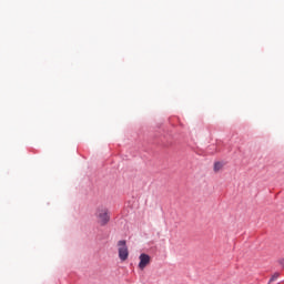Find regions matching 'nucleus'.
Segmentation results:
<instances>
[{
  "mask_svg": "<svg viewBox=\"0 0 284 284\" xmlns=\"http://www.w3.org/2000/svg\"><path fill=\"white\" fill-rule=\"evenodd\" d=\"M95 219L102 227L110 223V211L106 207L100 206L97 209Z\"/></svg>",
  "mask_w": 284,
  "mask_h": 284,
  "instance_id": "f257e3e1",
  "label": "nucleus"
},
{
  "mask_svg": "<svg viewBox=\"0 0 284 284\" xmlns=\"http://www.w3.org/2000/svg\"><path fill=\"white\" fill-rule=\"evenodd\" d=\"M118 253L120 261H128L130 256V251L128 250V243L125 240H120L118 242Z\"/></svg>",
  "mask_w": 284,
  "mask_h": 284,
  "instance_id": "f03ea898",
  "label": "nucleus"
},
{
  "mask_svg": "<svg viewBox=\"0 0 284 284\" xmlns=\"http://www.w3.org/2000/svg\"><path fill=\"white\" fill-rule=\"evenodd\" d=\"M140 263H139V267L140 270H145L146 265L150 264L151 257L150 255L142 253L140 256Z\"/></svg>",
  "mask_w": 284,
  "mask_h": 284,
  "instance_id": "7ed1b4c3",
  "label": "nucleus"
},
{
  "mask_svg": "<svg viewBox=\"0 0 284 284\" xmlns=\"http://www.w3.org/2000/svg\"><path fill=\"white\" fill-rule=\"evenodd\" d=\"M221 170H223V163L215 162L214 163V172H221Z\"/></svg>",
  "mask_w": 284,
  "mask_h": 284,
  "instance_id": "20e7f679",
  "label": "nucleus"
},
{
  "mask_svg": "<svg viewBox=\"0 0 284 284\" xmlns=\"http://www.w3.org/2000/svg\"><path fill=\"white\" fill-rule=\"evenodd\" d=\"M280 276H281V273H274L270 280V283H274V281H276V278H278Z\"/></svg>",
  "mask_w": 284,
  "mask_h": 284,
  "instance_id": "39448f33",
  "label": "nucleus"
},
{
  "mask_svg": "<svg viewBox=\"0 0 284 284\" xmlns=\"http://www.w3.org/2000/svg\"><path fill=\"white\" fill-rule=\"evenodd\" d=\"M283 265H284V260H283Z\"/></svg>",
  "mask_w": 284,
  "mask_h": 284,
  "instance_id": "423d86ee",
  "label": "nucleus"
}]
</instances>
